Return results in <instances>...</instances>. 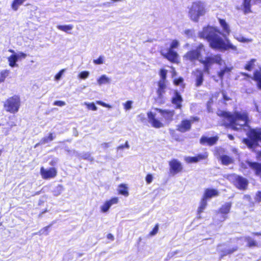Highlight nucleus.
<instances>
[{"label":"nucleus","mask_w":261,"mask_h":261,"mask_svg":"<svg viewBox=\"0 0 261 261\" xmlns=\"http://www.w3.org/2000/svg\"><path fill=\"white\" fill-rule=\"evenodd\" d=\"M66 150L69 152L71 153L72 152L73 154H74L76 156H78L80 159H83L84 160H87L89 161H93V158L91 156V154L89 152H83L82 153H78L74 150H69L68 149H66Z\"/></svg>","instance_id":"21"},{"label":"nucleus","mask_w":261,"mask_h":261,"mask_svg":"<svg viewBox=\"0 0 261 261\" xmlns=\"http://www.w3.org/2000/svg\"><path fill=\"white\" fill-rule=\"evenodd\" d=\"M248 139H244V143L249 147L259 146L261 147V128L251 129L248 133Z\"/></svg>","instance_id":"4"},{"label":"nucleus","mask_w":261,"mask_h":261,"mask_svg":"<svg viewBox=\"0 0 261 261\" xmlns=\"http://www.w3.org/2000/svg\"><path fill=\"white\" fill-rule=\"evenodd\" d=\"M231 207V203L230 202H226L222 205L216 216L220 221L222 222L226 219V215L229 212Z\"/></svg>","instance_id":"8"},{"label":"nucleus","mask_w":261,"mask_h":261,"mask_svg":"<svg viewBox=\"0 0 261 261\" xmlns=\"http://www.w3.org/2000/svg\"><path fill=\"white\" fill-rule=\"evenodd\" d=\"M55 138L53 133H49L48 136L43 138L40 141L39 144H45L53 141Z\"/></svg>","instance_id":"36"},{"label":"nucleus","mask_w":261,"mask_h":261,"mask_svg":"<svg viewBox=\"0 0 261 261\" xmlns=\"http://www.w3.org/2000/svg\"><path fill=\"white\" fill-rule=\"evenodd\" d=\"M189 121H191V124L195 121H198L199 120V118L197 117H192L190 118Z\"/></svg>","instance_id":"60"},{"label":"nucleus","mask_w":261,"mask_h":261,"mask_svg":"<svg viewBox=\"0 0 261 261\" xmlns=\"http://www.w3.org/2000/svg\"><path fill=\"white\" fill-rule=\"evenodd\" d=\"M66 105L65 102L63 101L58 100L55 101L54 103V105L57 106L59 107H62Z\"/></svg>","instance_id":"56"},{"label":"nucleus","mask_w":261,"mask_h":261,"mask_svg":"<svg viewBox=\"0 0 261 261\" xmlns=\"http://www.w3.org/2000/svg\"><path fill=\"white\" fill-rule=\"evenodd\" d=\"M218 114L224 117L226 125L230 126L234 130H239L246 126L249 120L248 114L245 112H236L233 115L226 112H220Z\"/></svg>","instance_id":"2"},{"label":"nucleus","mask_w":261,"mask_h":261,"mask_svg":"<svg viewBox=\"0 0 261 261\" xmlns=\"http://www.w3.org/2000/svg\"><path fill=\"white\" fill-rule=\"evenodd\" d=\"M218 195L219 192L217 190L207 188L204 190L202 198L207 200L208 199L216 197Z\"/></svg>","instance_id":"16"},{"label":"nucleus","mask_w":261,"mask_h":261,"mask_svg":"<svg viewBox=\"0 0 261 261\" xmlns=\"http://www.w3.org/2000/svg\"><path fill=\"white\" fill-rule=\"evenodd\" d=\"M245 240L249 247L255 246L257 245L256 242L250 237H246Z\"/></svg>","instance_id":"41"},{"label":"nucleus","mask_w":261,"mask_h":261,"mask_svg":"<svg viewBox=\"0 0 261 261\" xmlns=\"http://www.w3.org/2000/svg\"><path fill=\"white\" fill-rule=\"evenodd\" d=\"M10 71L8 70H4L0 72V83L3 82L5 79L9 74Z\"/></svg>","instance_id":"39"},{"label":"nucleus","mask_w":261,"mask_h":261,"mask_svg":"<svg viewBox=\"0 0 261 261\" xmlns=\"http://www.w3.org/2000/svg\"><path fill=\"white\" fill-rule=\"evenodd\" d=\"M96 103L99 105L103 106V107L106 106V103L101 101H97Z\"/></svg>","instance_id":"63"},{"label":"nucleus","mask_w":261,"mask_h":261,"mask_svg":"<svg viewBox=\"0 0 261 261\" xmlns=\"http://www.w3.org/2000/svg\"><path fill=\"white\" fill-rule=\"evenodd\" d=\"M89 75V72L87 71L81 72L79 74V77L82 79H85L87 78Z\"/></svg>","instance_id":"49"},{"label":"nucleus","mask_w":261,"mask_h":261,"mask_svg":"<svg viewBox=\"0 0 261 261\" xmlns=\"http://www.w3.org/2000/svg\"><path fill=\"white\" fill-rule=\"evenodd\" d=\"M233 184L238 189L244 190L248 186V181L242 176L235 175L233 176Z\"/></svg>","instance_id":"10"},{"label":"nucleus","mask_w":261,"mask_h":261,"mask_svg":"<svg viewBox=\"0 0 261 261\" xmlns=\"http://www.w3.org/2000/svg\"><path fill=\"white\" fill-rule=\"evenodd\" d=\"M183 82V79L181 77H179L174 81V83L176 85H179Z\"/></svg>","instance_id":"58"},{"label":"nucleus","mask_w":261,"mask_h":261,"mask_svg":"<svg viewBox=\"0 0 261 261\" xmlns=\"http://www.w3.org/2000/svg\"><path fill=\"white\" fill-rule=\"evenodd\" d=\"M255 200L256 202H260L261 201V192L258 191L256 193Z\"/></svg>","instance_id":"55"},{"label":"nucleus","mask_w":261,"mask_h":261,"mask_svg":"<svg viewBox=\"0 0 261 261\" xmlns=\"http://www.w3.org/2000/svg\"><path fill=\"white\" fill-rule=\"evenodd\" d=\"M40 173L44 179H48L55 177L57 175V170L55 168H50L48 169H45L41 167Z\"/></svg>","instance_id":"14"},{"label":"nucleus","mask_w":261,"mask_h":261,"mask_svg":"<svg viewBox=\"0 0 261 261\" xmlns=\"http://www.w3.org/2000/svg\"><path fill=\"white\" fill-rule=\"evenodd\" d=\"M170 172L172 175H175L181 171L182 166L181 163L176 159H173L169 163Z\"/></svg>","instance_id":"12"},{"label":"nucleus","mask_w":261,"mask_h":261,"mask_svg":"<svg viewBox=\"0 0 261 261\" xmlns=\"http://www.w3.org/2000/svg\"><path fill=\"white\" fill-rule=\"evenodd\" d=\"M65 69H62L61 70H60L59 71V73H58L56 75H55V80L56 81H58L59 80L61 77H62L63 74L64 73V72H65Z\"/></svg>","instance_id":"52"},{"label":"nucleus","mask_w":261,"mask_h":261,"mask_svg":"<svg viewBox=\"0 0 261 261\" xmlns=\"http://www.w3.org/2000/svg\"><path fill=\"white\" fill-rule=\"evenodd\" d=\"M230 70V69L229 68H228L227 67H225L223 69L220 70V71L218 73V75L221 79H222L225 73L226 72H229Z\"/></svg>","instance_id":"44"},{"label":"nucleus","mask_w":261,"mask_h":261,"mask_svg":"<svg viewBox=\"0 0 261 261\" xmlns=\"http://www.w3.org/2000/svg\"><path fill=\"white\" fill-rule=\"evenodd\" d=\"M218 140V138L217 137H207L202 136L200 139V142L202 145H213L217 142Z\"/></svg>","instance_id":"18"},{"label":"nucleus","mask_w":261,"mask_h":261,"mask_svg":"<svg viewBox=\"0 0 261 261\" xmlns=\"http://www.w3.org/2000/svg\"><path fill=\"white\" fill-rule=\"evenodd\" d=\"M199 62L204 66V72L208 73L211 66L215 63L220 66L225 65V62L222 59L220 55H211L205 57V59H201Z\"/></svg>","instance_id":"5"},{"label":"nucleus","mask_w":261,"mask_h":261,"mask_svg":"<svg viewBox=\"0 0 261 261\" xmlns=\"http://www.w3.org/2000/svg\"><path fill=\"white\" fill-rule=\"evenodd\" d=\"M207 154L205 153L204 154H198L196 156H187L185 158V161L188 163H196L201 160L205 159L207 158Z\"/></svg>","instance_id":"19"},{"label":"nucleus","mask_w":261,"mask_h":261,"mask_svg":"<svg viewBox=\"0 0 261 261\" xmlns=\"http://www.w3.org/2000/svg\"><path fill=\"white\" fill-rule=\"evenodd\" d=\"M193 74L195 78V86L196 87L200 86L203 82V73L200 70H196L193 72Z\"/></svg>","instance_id":"17"},{"label":"nucleus","mask_w":261,"mask_h":261,"mask_svg":"<svg viewBox=\"0 0 261 261\" xmlns=\"http://www.w3.org/2000/svg\"><path fill=\"white\" fill-rule=\"evenodd\" d=\"M234 38L238 41L242 43H250L252 42L253 39L251 38H247L244 37L241 35H234Z\"/></svg>","instance_id":"33"},{"label":"nucleus","mask_w":261,"mask_h":261,"mask_svg":"<svg viewBox=\"0 0 261 261\" xmlns=\"http://www.w3.org/2000/svg\"><path fill=\"white\" fill-rule=\"evenodd\" d=\"M185 33L188 36L190 37L192 35V32L191 30H187L185 31Z\"/></svg>","instance_id":"62"},{"label":"nucleus","mask_w":261,"mask_h":261,"mask_svg":"<svg viewBox=\"0 0 261 261\" xmlns=\"http://www.w3.org/2000/svg\"><path fill=\"white\" fill-rule=\"evenodd\" d=\"M206 12L205 4L200 1H197L192 3L189 9V15L191 20L197 22L199 17L204 15Z\"/></svg>","instance_id":"3"},{"label":"nucleus","mask_w":261,"mask_h":261,"mask_svg":"<svg viewBox=\"0 0 261 261\" xmlns=\"http://www.w3.org/2000/svg\"><path fill=\"white\" fill-rule=\"evenodd\" d=\"M64 188L63 186L61 185H58L57 186L55 187L54 190H52V192L55 196H57L61 194Z\"/></svg>","instance_id":"37"},{"label":"nucleus","mask_w":261,"mask_h":261,"mask_svg":"<svg viewBox=\"0 0 261 261\" xmlns=\"http://www.w3.org/2000/svg\"><path fill=\"white\" fill-rule=\"evenodd\" d=\"M15 55H16L18 60L20 59H24L27 57V55L22 52H19L18 53L16 54Z\"/></svg>","instance_id":"54"},{"label":"nucleus","mask_w":261,"mask_h":261,"mask_svg":"<svg viewBox=\"0 0 261 261\" xmlns=\"http://www.w3.org/2000/svg\"><path fill=\"white\" fill-rule=\"evenodd\" d=\"M133 102L131 100H128L123 104L124 108L126 110H129L132 108V104Z\"/></svg>","instance_id":"47"},{"label":"nucleus","mask_w":261,"mask_h":261,"mask_svg":"<svg viewBox=\"0 0 261 261\" xmlns=\"http://www.w3.org/2000/svg\"><path fill=\"white\" fill-rule=\"evenodd\" d=\"M255 59H251L250 61H249L246 65L245 68V69L250 71L252 69L253 66L254 65V63L255 62Z\"/></svg>","instance_id":"42"},{"label":"nucleus","mask_w":261,"mask_h":261,"mask_svg":"<svg viewBox=\"0 0 261 261\" xmlns=\"http://www.w3.org/2000/svg\"><path fill=\"white\" fill-rule=\"evenodd\" d=\"M220 160L222 164L224 165H228L233 162V159L227 155L220 156Z\"/></svg>","instance_id":"29"},{"label":"nucleus","mask_w":261,"mask_h":261,"mask_svg":"<svg viewBox=\"0 0 261 261\" xmlns=\"http://www.w3.org/2000/svg\"><path fill=\"white\" fill-rule=\"evenodd\" d=\"M124 148H127V149H128L129 148V145L128 141H126L124 145H121L118 146L117 148V150H119L120 149H122Z\"/></svg>","instance_id":"53"},{"label":"nucleus","mask_w":261,"mask_h":261,"mask_svg":"<svg viewBox=\"0 0 261 261\" xmlns=\"http://www.w3.org/2000/svg\"><path fill=\"white\" fill-rule=\"evenodd\" d=\"M191 121L188 120H184L178 125L177 130L181 133H185L189 130L191 128Z\"/></svg>","instance_id":"20"},{"label":"nucleus","mask_w":261,"mask_h":261,"mask_svg":"<svg viewBox=\"0 0 261 261\" xmlns=\"http://www.w3.org/2000/svg\"><path fill=\"white\" fill-rule=\"evenodd\" d=\"M148 119V122L151 124L152 126L160 128L164 126V124L162 121L156 118V114L152 112H148L147 114Z\"/></svg>","instance_id":"11"},{"label":"nucleus","mask_w":261,"mask_h":261,"mask_svg":"<svg viewBox=\"0 0 261 261\" xmlns=\"http://www.w3.org/2000/svg\"><path fill=\"white\" fill-rule=\"evenodd\" d=\"M26 1L27 0H13L11 6L12 9L14 11H17L19 7Z\"/></svg>","instance_id":"26"},{"label":"nucleus","mask_w":261,"mask_h":261,"mask_svg":"<svg viewBox=\"0 0 261 261\" xmlns=\"http://www.w3.org/2000/svg\"><path fill=\"white\" fill-rule=\"evenodd\" d=\"M154 110L159 112L163 118L169 124L173 120V117L175 114L174 110H170L168 109L163 110L159 108H154Z\"/></svg>","instance_id":"9"},{"label":"nucleus","mask_w":261,"mask_h":261,"mask_svg":"<svg viewBox=\"0 0 261 261\" xmlns=\"http://www.w3.org/2000/svg\"><path fill=\"white\" fill-rule=\"evenodd\" d=\"M249 167L251 168L255 174L261 177V164L256 162H248Z\"/></svg>","instance_id":"22"},{"label":"nucleus","mask_w":261,"mask_h":261,"mask_svg":"<svg viewBox=\"0 0 261 261\" xmlns=\"http://www.w3.org/2000/svg\"><path fill=\"white\" fill-rule=\"evenodd\" d=\"M161 53L163 56H164L169 61L173 63H175L177 61L178 54L173 50L169 49L167 51L165 50H162L161 51Z\"/></svg>","instance_id":"13"},{"label":"nucleus","mask_w":261,"mask_h":261,"mask_svg":"<svg viewBox=\"0 0 261 261\" xmlns=\"http://www.w3.org/2000/svg\"><path fill=\"white\" fill-rule=\"evenodd\" d=\"M251 0H243V7L244 14H246L251 12Z\"/></svg>","instance_id":"27"},{"label":"nucleus","mask_w":261,"mask_h":261,"mask_svg":"<svg viewBox=\"0 0 261 261\" xmlns=\"http://www.w3.org/2000/svg\"><path fill=\"white\" fill-rule=\"evenodd\" d=\"M118 191L119 194L124 196H128V188L125 185L121 184L119 186Z\"/></svg>","instance_id":"34"},{"label":"nucleus","mask_w":261,"mask_h":261,"mask_svg":"<svg viewBox=\"0 0 261 261\" xmlns=\"http://www.w3.org/2000/svg\"><path fill=\"white\" fill-rule=\"evenodd\" d=\"M152 176L151 174H147L146 176V181L147 184H150L152 181Z\"/></svg>","instance_id":"57"},{"label":"nucleus","mask_w":261,"mask_h":261,"mask_svg":"<svg viewBox=\"0 0 261 261\" xmlns=\"http://www.w3.org/2000/svg\"><path fill=\"white\" fill-rule=\"evenodd\" d=\"M84 105H86L89 109H91L93 111H96L97 109V107L93 102L88 103L87 102H85Z\"/></svg>","instance_id":"45"},{"label":"nucleus","mask_w":261,"mask_h":261,"mask_svg":"<svg viewBox=\"0 0 261 261\" xmlns=\"http://www.w3.org/2000/svg\"><path fill=\"white\" fill-rule=\"evenodd\" d=\"M204 50V45L200 44L194 49L188 51L184 56V59L189 60L191 62H194L196 60L199 61L201 57V53Z\"/></svg>","instance_id":"7"},{"label":"nucleus","mask_w":261,"mask_h":261,"mask_svg":"<svg viewBox=\"0 0 261 261\" xmlns=\"http://www.w3.org/2000/svg\"><path fill=\"white\" fill-rule=\"evenodd\" d=\"M179 45V42L176 40H174L172 41V43L170 45V47L169 49H171L172 50H173L174 48H177Z\"/></svg>","instance_id":"50"},{"label":"nucleus","mask_w":261,"mask_h":261,"mask_svg":"<svg viewBox=\"0 0 261 261\" xmlns=\"http://www.w3.org/2000/svg\"><path fill=\"white\" fill-rule=\"evenodd\" d=\"M207 206V200L202 198L198 207L197 213L199 218H200V214L203 212Z\"/></svg>","instance_id":"24"},{"label":"nucleus","mask_w":261,"mask_h":261,"mask_svg":"<svg viewBox=\"0 0 261 261\" xmlns=\"http://www.w3.org/2000/svg\"><path fill=\"white\" fill-rule=\"evenodd\" d=\"M222 245L219 246L218 247V250L219 251H221L222 252V253H223V254H222V255H226L228 254L231 253L233 252L234 251H236L238 249L237 247H236L235 248H233L231 249H227V250H225L223 251L222 249Z\"/></svg>","instance_id":"38"},{"label":"nucleus","mask_w":261,"mask_h":261,"mask_svg":"<svg viewBox=\"0 0 261 261\" xmlns=\"http://www.w3.org/2000/svg\"><path fill=\"white\" fill-rule=\"evenodd\" d=\"M257 158H258V161H261V152H258V153L257 154Z\"/></svg>","instance_id":"64"},{"label":"nucleus","mask_w":261,"mask_h":261,"mask_svg":"<svg viewBox=\"0 0 261 261\" xmlns=\"http://www.w3.org/2000/svg\"><path fill=\"white\" fill-rule=\"evenodd\" d=\"M104 59H105V57L102 56H100L99 57V58L96 59V60H93V63L95 64H97V65H100V64H102L103 63V61H104Z\"/></svg>","instance_id":"46"},{"label":"nucleus","mask_w":261,"mask_h":261,"mask_svg":"<svg viewBox=\"0 0 261 261\" xmlns=\"http://www.w3.org/2000/svg\"><path fill=\"white\" fill-rule=\"evenodd\" d=\"M219 23L221 27L223 28L224 33L227 35L229 34L230 30L228 24L226 23V21L224 19H219Z\"/></svg>","instance_id":"31"},{"label":"nucleus","mask_w":261,"mask_h":261,"mask_svg":"<svg viewBox=\"0 0 261 261\" xmlns=\"http://www.w3.org/2000/svg\"><path fill=\"white\" fill-rule=\"evenodd\" d=\"M221 35L219 30L210 26L204 27L203 30L199 33V37L206 39L208 42L210 47L213 49L223 50L231 49L236 51L237 46L233 45L228 39H224Z\"/></svg>","instance_id":"1"},{"label":"nucleus","mask_w":261,"mask_h":261,"mask_svg":"<svg viewBox=\"0 0 261 261\" xmlns=\"http://www.w3.org/2000/svg\"><path fill=\"white\" fill-rule=\"evenodd\" d=\"M111 79L108 77L106 75H102L98 79H97V84L99 85H102L103 84H109L111 83Z\"/></svg>","instance_id":"25"},{"label":"nucleus","mask_w":261,"mask_h":261,"mask_svg":"<svg viewBox=\"0 0 261 261\" xmlns=\"http://www.w3.org/2000/svg\"><path fill=\"white\" fill-rule=\"evenodd\" d=\"M253 80L257 82V85L259 89H261V72L256 70L254 72Z\"/></svg>","instance_id":"28"},{"label":"nucleus","mask_w":261,"mask_h":261,"mask_svg":"<svg viewBox=\"0 0 261 261\" xmlns=\"http://www.w3.org/2000/svg\"><path fill=\"white\" fill-rule=\"evenodd\" d=\"M9 65L14 67L15 66H17L16 64L17 61L18 60L17 58L16 55L15 54H12L11 55L8 59Z\"/></svg>","instance_id":"32"},{"label":"nucleus","mask_w":261,"mask_h":261,"mask_svg":"<svg viewBox=\"0 0 261 261\" xmlns=\"http://www.w3.org/2000/svg\"><path fill=\"white\" fill-rule=\"evenodd\" d=\"M219 23L221 27L223 28L224 33L227 35L229 34L230 30L228 24L226 23V21L224 19H219Z\"/></svg>","instance_id":"30"},{"label":"nucleus","mask_w":261,"mask_h":261,"mask_svg":"<svg viewBox=\"0 0 261 261\" xmlns=\"http://www.w3.org/2000/svg\"><path fill=\"white\" fill-rule=\"evenodd\" d=\"M57 28L64 32L69 33V31L72 30L73 26L72 24L68 25H58Z\"/></svg>","instance_id":"35"},{"label":"nucleus","mask_w":261,"mask_h":261,"mask_svg":"<svg viewBox=\"0 0 261 261\" xmlns=\"http://www.w3.org/2000/svg\"><path fill=\"white\" fill-rule=\"evenodd\" d=\"M165 89H159L157 91L158 98L160 99L161 102H164V93H165Z\"/></svg>","instance_id":"40"},{"label":"nucleus","mask_w":261,"mask_h":261,"mask_svg":"<svg viewBox=\"0 0 261 261\" xmlns=\"http://www.w3.org/2000/svg\"><path fill=\"white\" fill-rule=\"evenodd\" d=\"M159 89H165L166 88V84H165V80H160L158 83Z\"/></svg>","instance_id":"51"},{"label":"nucleus","mask_w":261,"mask_h":261,"mask_svg":"<svg viewBox=\"0 0 261 261\" xmlns=\"http://www.w3.org/2000/svg\"><path fill=\"white\" fill-rule=\"evenodd\" d=\"M158 229H159L158 225H156L154 227V228L153 229L152 231H151L150 234L152 235V236H153V235L157 233V232L158 231Z\"/></svg>","instance_id":"59"},{"label":"nucleus","mask_w":261,"mask_h":261,"mask_svg":"<svg viewBox=\"0 0 261 261\" xmlns=\"http://www.w3.org/2000/svg\"><path fill=\"white\" fill-rule=\"evenodd\" d=\"M167 71L165 69H162L160 70V75L161 76V79L165 80L166 78V75H167Z\"/></svg>","instance_id":"48"},{"label":"nucleus","mask_w":261,"mask_h":261,"mask_svg":"<svg viewBox=\"0 0 261 261\" xmlns=\"http://www.w3.org/2000/svg\"><path fill=\"white\" fill-rule=\"evenodd\" d=\"M101 146L103 148H107L110 146V143H104L101 144Z\"/></svg>","instance_id":"61"},{"label":"nucleus","mask_w":261,"mask_h":261,"mask_svg":"<svg viewBox=\"0 0 261 261\" xmlns=\"http://www.w3.org/2000/svg\"><path fill=\"white\" fill-rule=\"evenodd\" d=\"M118 202V198L117 197L112 198L111 199L106 201L105 203L100 206L101 211L102 213L108 212L112 205L117 204Z\"/></svg>","instance_id":"15"},{"label":"nucleus","mask_w":261,"mask_h":261,"mask_svg":"<svg viewBox=\"0 0 261 261\" xmlns=\"http://www.w3.org/2000/svg\"><path fill=\"white\" fill-rule=\"evenodd\" d=\"M182 101L181 95L177 91L175 92L174 96L172 99V102L176 105V109H180L181 102Z\"/></svg>","instance_id":"23"},{"label":"nucleus","mask_w":261,"mask_h":261,"mask_svg":"<svg viewBox=\"0 0 261 261\" xmlns=\"http://www.w3.org/2000/svg\"><path fill=\"white\" fill-rule=\"evenodd\" d=\"M50 225L46 226L44 227L43 228L41 229L39 231V232H37L36 234H39V235H47L48 234V229L50 227Z\"/></svg>","instance_id":"43"},{"label":"nucleus","mask_w":261,"mask_h":261,"mask_svg":"<svg viewBox=\"0 0 261 261\" xmlns=\"http://www.w3.org/2000/svg\"><path fill=\"white\" fill-rule=\"evenodd\" d=\"M20 106V98L14 95L9 98L4 103V108L7 112L14 114L19 110Z\"/></svg>","instance_id":"6"}]
</instances>
